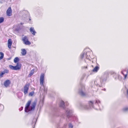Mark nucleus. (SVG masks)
<instances>
[{
	"instance_id": "1",
	"label": "nucleus",
	"mask_w": 128,
	"mask_h": 128,
	"mask_svg": "<svg viewBox=\"0 0 128 128\" xmlns=\"http://www.w3.org/2000/svg\"><path fill=\"white\" fill-rule=\"evenodd\" d=\"M31 102V101L29 100L26 104L25 108V112H28V111L33 110H34L37 104V100H35L32 104L31 106L29 107Z\"/></svg>"
},
{
	"instance_id": "2",
	"label": "nucleus",
	"mask_w": 128,
	"mask_h": 128,
	"mask_svg": "<svg viewBox=\"0 0 128 128\" xmlns=\"http://www.w3.org/2000/svg\"><path fill=\"white\" fill-rule=\"evenodd\" d=\"M21 64L19 62L17 63L16 65V66H14L12 65H10L9 67L12 70H19L21 68Z\"/></svg>"
},
{
	"instance_id": "3",
	"label": "nucleus",
	"mask_w": 128,
	"mask_h": 128,
	"mask_svg": "<svg viewBox=\"0 0 128 128\" xmlns=\"http://www.w3.org/2000/svg\"><path fill=\"white\" fill-rule=\"evenodd\" d=\"M22 40L26 45H30L31 44V42L29 41L28 37L26 36L22 37Z\"/></svg>"
},
{
	"instance_id": "4",
	"label": "nucleus",
	"mask_w": 128,
	"mask_h": 128,
	"mask_svg": "<svg viewBox=\"0 0 128 128\" xmlns=\"http://www.w3.org/2000/svg\"><path fill=\"white\" fill-rule=\"evenodd\" d=\"M30 85V84L28 83L26 84L24 86V92L25 94H26L28 93Z\"/></svg>"
},
{
	"instance_id": "5",
	"label": "nucleus",
	"mask_w": 128,
	"mask_h": 128,
	"mask_svg": "<svg viewBox=\"0 0 128 128\" xmlns=\"http://www.w3.org/2000/svg\"><path fill=\"white\" fill-rule=\"evenodd\" d=\"M44 74H41L40 77V84L41 85L43 86Z\"/></svg>"
},
{
	"instance_id": "6",
	"label": "nucleus",
	"mask_w": 128,
	"mask_h": 128,
	"mask_svg": "<svg viewBox=\"0 0 128 128\" xmlns=\"http://www.w3.org/2000/svg\"><path fill=\"white\" fill-rule=\"evenodd\" d=\"M11 83V81L10 80H6L4 83V85L6 87L9 86Z\"/></svg>"
},
{
	"instance_id": "7",
	"label": "nucleus",
	"mask_w": 128,
	"mask_h": 128,
	"mask_svg": "<svg viewBox=\"0 0 128 128\" xmlns=\"http://www.w3.org/2000/svg\"><path fill=\"white\" fill-rule=\"evenodd\" d=\"M12 11L10 7H9L6 11V14L8 16H10L12 15Z\"/></svg>"
},
{
	"instance_id": "8",
	"label": "nucleus",
	"mask_w": 128,
	"mask_h": 128,
	"mask_svg": "<svg viewBox=\"0 0 128 128\" xmlns=\"http://www.w3.org/2000/svg\"><path fill=\"white\" fill-rule=\"evenodd\" d=\"M9 73V70L7 69H5L4 71L2 72L0 74V78H2L3 76V75L5 73L8 74Z\"/></svg>"
},
{
	"instance_id": "9",
	"label": "nucleus",
	"mask_w": 128,
	"mask_h": 128,
	"mask_svg": "<svg viewBox=\"0 0 128 128\" xmlns=\"http://www.w3.org/2000/svg\"><path fill=\"white\" fill-rule=\"evenodd\" d=\"M122 72L124 75V78L126 79L128 75V70H124L122 71Z\"/></svg>"
},
{
	"instance_id": "10",
	"label": "nucleus",
	"mask_w": 128,
	"mask_h": 128,
	"mask_svg": "<svg viewBox=\"0 0 128 128\" xmlns=\"http://www.w3.org/2000/svg\"><path fill=\"white\" fill-rule=\"evenodd\" d=\"M12 42L11 39H8V45L9 48H11V46L12 44Z\"/></svg>"
},
{
	"instance_id": "11",
	"label": "nucleus",
	"mask_w": 128,
	"mask_h": 128,
	"mask_svg": "<svg viewBox=\"0 0 128 128\" xmlns=\"http://www.w3.org/2000/svg\"><path fill=\"white\" fill-rule=\"evenodd\" d=\"M30 32L34 35H35L36 32L35 31L34 28H30Z\"/></svg>"
},
{
	"instance_id": "12",
	"label": "nucleus",
	"mask_w": 128,
	"mask_h": 128,
	"mask_svg": "<svg viewBox=\"0 0 128 128\" xmlns=\"http://www.w3.org/2000/svg\"><path fill=\"white\" fill-rule=\"evenodd\" d=\"M34 69H33L31 71L30 73L28 75V77H30L34 73Z\"/></svg>"
},
{
	"instance_id": "13",
	"label": "nucleus",
	"mask_w": 128,
	"mask_h": 128,
	"mask_svg": "<svg viewBox=\"0 0 128 128\" xmlns=\"http://www.w3.org/2000/svg\"><path fill=\"white\" fill-rule=\"evenodd\" d=\"M99 69V67L98 66H96L95 68L93 69L92 70V72H97Z\"/></svg>"
},
{
	"instance_id": "14",
	"label": "nucleus",
	"mask_w": 128,
	"mask_h": 128,
	"mask_svg": "<svg viewBox=\"0 0 128 128\" xmlns=\"http://www.w3.org/2000/svg\"><path fill=\"white\" fill-rule=\"evenodd\" d=\"M26 51L25 49H23L22 50L21 53L22 55H25L26 54Z\"/></svg>"
},
{
	"instance_id": "15",
	"label": "nucleus",
	"mask_w": 128,
	"mask_h": 128,
	"mask_svg": "<svg viewBox=\"0 0 128 128\" xmlns=\"http://www.w3.org/2000/svg\"><path fill=\"white\" fill-rule=\"evenodd\" d=\"M19 59L18 57L15 58L14 60V62L15 63L18 62L19 61Z\"/></svg>"
},
{
	"instance_id": "16",
	"label": "nucleus",
	"mask_w": 128,
	"mask_h": 128,
	"mask_svg": "<svg viewBox=\"0 0 128 128\" xmlns=\"http://www.w3.org/2000/svg\"><path fill=\"white\" fill-rule=\"evenodd\" d=\"M0 55L1 56H0V60L3 58L4 56V54L2 52H0Z\"/></svg>"
},
{
	"instance_id": "17",
	"label": "nucleus",
	"mask_w": 128,
	"mask_h": 128,
	"mask_svg": "<svg viewBox=\"0 0 128 128\" xmlns=\"http://www.w3.org/2000/svg\"><path fill=\"white\" fill-rule=\"evenodd\" d=\"M80 93L81 95L82 96H85L86 95L85 93L81 91L80 92Z\"/></svg>"
},
{
	"instance_id": "18",
	"label": "nucleus",
	"mask_w": 128,
	"mask_h": 128,
	"mask_svg": "<svg viewBox=\"0 0 128 128\" xmlns=\"http://www.w3.org/2000/svg\"><path fill=\"white\" fill-rule=\"evenodd\" d=\"M64 102L62 101L60 102V106L61 107H63V106L64 105Z\"/></svg>"
},
{
	"instance_id": "19",
	"label": "nucleus",
	"mask_w": 128,
	"mask_h": 128,
	"mask_svg": "<svg viewBox=\"0 0 128 128\" xmlns=\"http://www.w3.org/2000/svg\"><path fill=\"white\" fill-rule=\"evenodd\" d=\"M4 21V18L2 17L0 18V23Z\"/></svg>"
},
{
	"instance_id": "20",
	"label": "nucleus",
	"mask_w": 128,
	"mask_h": 128,
	"mask_svg": "<svg viewBox=\"0 0 128 128\" xmlns=\"http://www.w3.org/2000/svg\"><path fill=\"white\" fill-rule=\"evenodd\" d=\"M34 94V92H30L29 94V96H33Z\"/></svg>"
},
{
	"instance_id": "21",
	"label": "nucleus",
	"mask_w": 128,
	"mask_h": 128,
	"mask_svg": "<svg viewBox=\"0 0 128 128\" xmlns=\"http://www.w3.org/2000/svg\"><path fill=\"white\" fill-rule=\"evenodd\" d=\"M90 106H92L93 105V103L91 101H90L88 102Z\"/></svg>"
},
{
	"instance_id": "22",
	"label": "nucleus",
	"mask_w": 128,
	"mask_h": 128,
	"mask_svg": "<svg viewBox=\"0 0 128 128\" xmlns=\"http://www.w3.org/2000/svg\"><path fill=\"white\" fill-rule=\"evenodd\" d=\"M69 126L70 128H72L73 127L72 125L71 124H69Z\"/></svg>"
},
{
	"instance_id": "23",
	"label": "nucleus",
	"mask_w": 128,
	"mask_h": 128,
	"mask_svg": "<svg viewBox=\"0 0 128 128\" xmlns=\"http://www.w3.org/2000/svg\"><path fill=\"white\" fill-rule=\"evenodd\" d=\"M124 110L126 111L127 110H128V108H124Z\"/></svg>"
},
{
	"instance_id": "24",
	"label": "nucleus",
	"mask_w": 128,
	"mask_h": 128,
	"mask_svg": "<svg viewBox=\"0 0 128 128\" xmlns=\"http://www.w3.org/2000/svg\"><path fill=\"white\" fill-rule=\"evenodd\" d=\"M84 56V54H81V57L82 58H83Z\"/></svg>"
},
{
	"instance_id": "25",
	"label": "nucleus",
	"mask_w": 128,
	"mask_h": 128,
	"mask_svg": "<svg viewBox=\"0 0 128 128\" xmlns=\"http://www.w3.org/2000/svg\"><path fill=\"white\" fill-rule=\"evenodd\" d=\"M126 93L128 96V89L127 90H126Z\"/></svg>"
},
{
	"instance_id": "26",
	"label": "nucleus",
	"mask_w": 128,
	"mask_h": 128,
	"mask_svg": "<svg viewBox=\"0 0 128 128\" xmlns=\"http://www.w3.org/2000/svg\"><path fill=\"white\" fill-rule=\"evenodd\" d=\"M10 58H9L8 59V60H10Z\"/></svg>"
},
{
	"instance_id": "27",
	"label": "nucleus",
	"mask_w": 128,
	"mask_h": 128,
	"mask_svg": "<svg viewBox=\"0 0 128 128\" xmlns=\"http://www.w3.org/2000/svg\"><path fill=\"white\" fill-rule=\"evenodd\" d=\"M20 24L22 25L23 24L22 23H21Z\"/></svg>"
}]
</instances>
